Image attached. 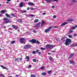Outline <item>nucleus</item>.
<instances>
[{
  "mask_svg": "<svg viewBox=\"0 0 77 77\" xmlns=\"http://www.w3.org/2000/svg\"><path fill=\"white\" fill-rule=\"evenodd\" d=\"M31 77H36V75H32L31 76Z\"/></svg>",
  "mask_w": 77,
  "mask_h": 77,
  "instance_id": "nucleus-30",
  "label": "nucleus"
},
{
  "mask_svg": "<svg viewBox=\"0 0 77 77\" xmlns=\"http://www.w3.org/2000/svg\"><path fill=\"white\" fill-rule=\"evenodd\" d=\"M74 21V20L72 19H68L67 20V22H70V21Z\"/></svg>",
  "mask_w": 77,
  "mask_h": 77,
  "instance_id": "nucleus-15",
  "label": "nucleus"
},
{
  "mask_svg": "<svg viewBox=\"0 0 77 77\" xmlns=\"http://www.w3.org/2000/svg\"><path fill=\"white\" fill-rule=\"evenodd\" d=\"M27 17H35V15H33V14H31V15L30 14H28L27 15H26Z\"/></svg>",
  "mask_w": 77,
  "mask_h": 77,
  "instance_id": "nucleus-12",
  "label": "nucleus"
},
{
  "mask_svg": "<svg viewBox=\"0 0 77 77\" xmlns=\"http://www.w3.org/2000/svg\"><path fill=\"white\" fill-rule=\"evenodd\" d=\"M51 52H53V53H55V51H51Z\"/></svg>",
  "mask_w": 77,
  "mask_h": 77,
  "instance_id": "nucleus-50",
  "label": "nucleus"
},
{
  "mask_svg": "<svg viewBox=\"0 0 77 77\" xmlns=\"http://www.w3.org/2000/svg\"><path fill=\"white\" fill-rule=\"evenodd\" d=\"M12 27L14 29H17V26H15L14 25H12Z\"/></svg>",
  "mask_w": 77,
  "mask_h": 77,
  "instance_id": "nucleus-18",
  "label": "nucleus"
},
{
  "mask_svg": "<svg viewBox=\"0 0 77 77\" xmlns=\"http://www.w3.org/2000/svg\"><path fill=\"white\" fill-rule=\"evenodd\" d=\"M52 27H52V26L50 27L48 29H45V32H46V33H47V32H49V31L50 30H51V29H52Z\"/></svg>",
  "mask_w": 77,
  "mask_h": 77,
  "instance_id": "nucleus-5",
  "label": "nucleus"
},
{
  "mask_svg": "<svg viewBox=\"0 0 77 77\" xmlns=\"http://www.w3.org/2000/svg\"><path fill=\"white\" fill-rule=\"evenodd\" d=\"M18 60V58H16V59H15V61H17V60Z\"/></svg>",
  "mask_w": 77,
  "mask_h": 77,
  "instance_id": "nucleus-45",
  "label": "nucleus"
},
{
  "mask_svg": "<svg viewBox=\"0 0 77 77\" xmlns=\"http://www.w3.org/2000/svg\"><path fill=\"white\" fill-rule=\"evenodd\" d=\"M29 9H30V8H29V7H28L27 8V10L28 11H29Z\"/></svg>",
  "mask_w": 77,
  "mask_h": 77,
  "instance_id": "nucleus-47",
  "label": "nucleus"
},
{
  "mask_svg": "<svg viewBox=\"0 0 77 77\" xmlns=\"http://www.w3.org/2000/svg\"><path fill=\"white\" fill-rule=\"evenodd\" d=\"M20 61H21V60H22V59L21 58H20Z\"/></svg>",
  "mask_w": 77,
  "mask_h": 77,
  "instance_id": "nucleus-62",
  "label": "nucleus"
},
{
  "mask_svg": "<svg viewBox=\"0 0 77 77\" xmlns=\"http://www.w3.org/2000/svg\"><path fill=\"white\" fill-rule=\"evenodd\" d=\"M38 21H39V20H38V19H36V20H34V23H37V22H38Z\"/></svg>",
  "mask_w": 77,
  "mask_h": 77,
  "instance_id": "nucleus-24",
  "label": "nucleus"
},
{
  "mask_svg": "<svg viewBox=\"0 0 77 77\" xmlns=\"http://www.w3.org/2000/svg\"><path fill=\"white\" fill-rule=\"evenodd\" d=\"M23 5H24V3L23 2H20V5L19 6L20 8H22V7L23 6Z\"/></svg>",
  "mask_w": 77,
  "mask_h": 77,
  "instance_id": "nucleus-8",
  "label": "nucleus"
},
{
  "mask_svg": "<svg viewBox=\"0 0 77 77\" xmlns=\"http://www.w3.org/2000/svg\"><path fill=\"white\" fill-rule=\"evenodd\" d=\"M38 51H39V50H38V49L36 50V53H38Z\"/></svg>",
  "mask_w": 77,
  "mask_h": 77,
  "instance_id": "nucleus-44",
  "label": "nucleus"
},
{
  "mask_svg": "<svg viewBox=\"0 0 77 77\" xmlns=\"http://www.w3.org/2000/svg\"><path fill=\"white\" fill-rule=\"evenodd\" d=\"M22 13H26V12H27V11H22Z\"/></svg>",
  "mask_w": 77,
  "mask_h": 77,
  "instance_id": "nucleus-35",
  "label": "nucleus"
},
{
  "mask_svg": "<svg viewBox=\"0 0 77 77\" xmlns=\"http://www.w3.org/2000/svg\"><path fill=\"white\" fill-rule=\"evenodd\" d=\"M51 47V45H46V48H50Z\"/></svg>",
  "mask_w": 77,
  "mask_h": 77,
  "instance_id": "nucleus-19",
  "label": "nucleus"
},
{
  "mask_svg": "<svg viewBox=\"0 0 77 77\" xmlns=\"http://www.w3.org/2000/svg\"><path fill=\"white\" fill-rule=\"evenodd\" d=\"M28 5H32V6H34V5H35V4L32 2H29L28 3Z\"/></svg>",
  "mask_w": 77,
  "mask_h": 77,
  "instance_id": "nucleus-11",
  "label": "nucleus"
},
{
  "mask_svg": "<svg viewBox=\"0 0 77 77\" xmlns=\"http://www.w3.org/2000/svg\"><path fill=\"white\" fill-rule=\"evenodd\" d=\"M49 59L51 61H53V60L52 59V57H49Z\"/></svg>",
  "mask_w": 77,
  "mask_h": 77,
  "instance_id": "nucleus-26",
  "label": "nucleus"
},
{
  "mask_svg": "<svg viewBox=\"0 0 77 77\" xmlns=\"http://www.w3.org/2000/svg\"><path fill=\"white\" fill-rule=\"evenodd\" d=\"M32 53L33 54H36V52L35 51H33L32 52Z\"/></svg>",
  "mask_w": 77,
  "mask_h": 77,
  "instance_id": "nucleus-39",
  "label": "nucleus"
},
{
  "mask_svg": "<svg viewBox=\"0 0 77 77\" xmlns=\"http://www.w3.org/2000/svg\"><path fill=\"white\" fill-rule=\"evenodd\" d=\"M8 30H11V28H9L8 29Z\"/></svg>",
  "mask_w": 77,
  "mask_h": 77,
  "instance_id": "nucleus-63",
  "label": "nucleus"
},
{
  "mask_svg": "<svg viewBox=\"0 0 77 77\" xmlns=\"http://www.w3.org/2000/svg\"><path fill=\"white\" fill-rule=\"evenodd\" d=\"M17 21L18 22H19V23H21V22H22V20L21 19H19L18 20H17Z\"/></svg>",
  "mask_w": 77,
  "mask_h": 77,
  "instance_id": "nucleus-23",
  "label": "nucleus"
},
{
  "mask_svg": "<svg viewBox=\"0 0 77 77\" xmlns=\"http://www.w3.org/2000/svg\"><path fill=\"white\" fill-rule=\"evenodd\" d=\"M54 46L53 45H51L50 48H54Z\"/></svg>",
  "mask_w": 77,
  "mask_h": 77,
  "instance_id": "nucleus-31",
  "label": "nucleus"
},
{
  "mask_svg": "<svg viewBox=\"0 0 77 77\" xmlns=\"http://www.w3.org/2000/svg\"><path fill=\"white\" fill-rule=\"evenodd\" d=\"M76 27H77V25L75 26L74 27H72L71 29H73L74 30V29H75Z\"/></svg>",
  "mask_w": 77,
  "mask_h": 77,
  "instance_id": "nucleus-20",
  "label": "nucleus"
},
{
  "mask_svg": "<svg viewBox=\"0 0 77 77\" xmlns=\"http://www.w3.org/2000/svg\"><path fill=\"white\" fill-rule=\"evenodd\" d=\"M0 76H1V77H5V75H4L2 74H0Z\"/></svg>",
  "mask_w": 77,
  "mask_h": 77,
  "instance_id": "nucleus-36",
  "label": "nucleus"
},
{
  "mask_svg": "<svg viewBox=\"0 0 77 77\" xmlns=\"http://www.w3.org/2000/svg\"><path fill=\"white\" fill-rule=\"evenodd\" d=\"M7 12V11H6V10H2L1 11V14H5V12Z\"/></svg>",
  "mask_w": 77,
  "mask_h": 77,
  "instance_id": "nucleus-9",
  "label": "nucleus"
},
{
  "mask_svg": "<svg viewBox=\"0 0 77 77\" xmlns=\"http://www.w3.org/2000/svg\"><path fill=\"white\" fill-rule=\"evenodd\" d=\"M2 14H0V16H2Z\"/></svg>",
  "mask_w": 77,
  "mask_h": 77,
  "instance_id": "nucleus-64",
  "label": "nucleus"
},
{
  "mask_svg": "<svg viewBox=\"0 0 77 77\" xmlns=\"http://www.w3.org/2000/svg\"><path fill=\"white\" fill-rule=\"evenodd\" d=\"M15 41H12L11 42V44H14V42H15Z\"/></svg>",
  "mask_w": 77,
  "mask_h": 77,
  "instance_id": "nucleus-28",
  "label": "nucleus"
},
{
  "mask_svg": "<svg viewBox=\"0 0 77 77\" xmlns=\"http://www.w3.org/2000/svg\"><path fill=\"white\" fill-rule=\"evenodd\" d=\"M72 1L73 2H75V0H72Z\"/></svg>",
  "mask_w": 77,
  "mask_h": 77,
  "instance_id": "nucleus-43",
  "label": "nucleus"
},
{
  "mask_svg": "<svg viewBox=\"0 0 77 77\" xmlns=\"http://www.w3.org/2000/svg\"><path fill=\"white\" fill-rule=\"evenodd\" d=\"M41 49L42 50H45V48H41Z\"/></svg>",
  "mask_w": 77,
  "mask_h": 77,
  "instance_id": "nucleus-38",
  "label": "nucleus"
},
{
  "mask_svg": "<svg viewBox=\"0 0 77 77\" xmlns=\"http://www.w3.org/2000/svg\"><path fill=\"white\" fill-rule=\"evenodd\" d=\"M11 16H13V17H15V15L14 14H12Z\"/></svg>",
  "mask_w": 77,
  "mask_h": 77,
  "instance_id": "nucleus-42",
  "label": "nucleus"
},
{
  "mask_svg": "<svg viewBox=\"0 0 77 77\" xmlns=\"http://www.w3.org/2000/svg\"><path fill=\"white\" fill-rule=\"evenodd\" d=\"M52 8H54V6H52Z\"/></svg>",
  "mask_w": 77,
  "mask_h": 77,
  "instance_id": "nucleus-55",
  "label": "nucleus"
},
{
  "mask_svg": "<svg viewBox=\"0 0 77 77\" xmlns=\"http://www.w3.org/2000/svg\"><path fill=\"white\" fill-rule=\"evenodd\" d=\"M29 42L35 44L36 42V40L33 39L31 40H29Z\"/></svg>",
  "mask_w": 77,
  "mask_h": 77,
  "instance_id": "nucleus-4",
  "label": "nucleus"
},
{
  "mask_svg": "<svg viewBox=\"0 0 77 77\" xmlns=\"http://www.w3.org/2000/svg\"><path fill=\"white\" fill-rule=\"evenodd\" d=\"M58 0H54L53 1V2H57Z\"/></svg>",
  "mask_w": 77,
  "mask_h": 77,
  "instance_id": "nucleus-46",
  "label": "nucleus"
},
{
  "mask_svg": "<svg viewBox=\"0 0 77 77\" xmlns=\"http://www.w3.org/2000/svg\"><path fill=\"white\" fill-rule=\"evenodd\" d=\"M38 54H41V53L40 52H39L38 53Z\"/></svg>",
  "mask_w": 77,
  "mask_h": 77,
  "instance_id": "nucleus-48",
  "label": "nucleus"
},
{
  "mask_svg": "<svg viewBox=\"0 0 77 77\" xmlns=\"http://www.w3.org/2000/svg\"><path fill=\"white\" fill-rule=\"evenodd\" d=\"M6 3H7V4H8V3H9V2H6Z\"/></svg>",
  "mask_w": 77,
  "mask_h": 77,
  "instance_id": "nucleus-56",
  "label": "nucleus"
},
{
  "mask_svg": "<svg viewBox=\"0 0 77 77\" xmlns=\"http://www.w3.org/2000/svg\"><path fill=\"white\" fill-rule=\"evenodd\" d=\"M1 67H2L3 68V69H8V68H5V67L3 66V65L1 66Z\"/></svg>",
  "mask_w": 77,
  "mask_h": 77,
  "instance_id": "nucleus-22",
  "label": "nucleus"
},
{
  "mask_svg": "<svg viewBox=\"0 0 77 77\" xmlns=\"http://www.w3.org/2000/svg\"><path fill=\"white\" fill-rule=\"evenodd\" d=\"M69 37V38H72V36H71V35L69 34L68 36Z\"/></svg>",
  "mask_w": 77,
  "mask_h": 77,
  "instance_id": "nucleus-37",
  "label": "nucleus"
},
{
  "mask_svg": "<svg viewBox=\"0 0 77 77\" xmlns=\"http://www.w3.org/2000/svg\"><path fill=\"white\" fill-rule=\"evenodd\" d=\"M32 67V65H29L28 66V68H30Z\"/></svg>",
  "mask_w": 77,
  "mask_h": 77,
  "instance_id": "nucleus-33",
  "label": "nucleus"
},
{
  "mask_svg": "<svg viewBox=\"0 0 77 77\" xmlns=\"http://www.w3.org/2000/svg\"><path fill=\"white\" fill-rule=\"evenodd\" d=\"M43 15H45V13H43Z\"/></svg>",
  "mask_w": 77,
  "mask_h": 77,
  "instance_id": "nucleus-58",
  "label": "nucleus"
},
{
  "mask_svg": "<svg viewBox=\"0 0 77 77\" xmlns=\"http://www.w3.org/2000/svg\"><path fill=\"white\" fill-rule=\"evenodd\" d=\"M56 17V16H53V18H55Z\"/></svg>",
  "mask_w": 77,
  "mask_h": 77,
  "instance_id": "nucleus-51",
  "label": "nucleus"
},
{
  "mask_svg": "<svg viewBox=\"0 0 77 77\" xmlns=\"http://www.w3.org/2000/svg\"><path fill=\"white\" fill-rule=\"evenodd\" d=\"M77 35V34H75L74 35V36H76Z\"/></svg>",
  "mask_w": 77,
  "mask_h": 77,
  "instance_id": "nucleus-54",
  "label": "nucleus"
},
{
  "mask_svg": "<svg viewBox=\"0 0 77 77\" xmlns=\"http://www.w3.org/2000/svg\"><path fill=\"white\" fill-rule=\"evenodd\" d=\"M3 20L4 21V23L7 24V23H11V21H10L7 18H5L3 19Z\"/></svg>",
  "mask_w": 77,
  "mask_h": 77,
  "instance_id": "nucleus-2",
  "label": "nucleus"
},
{
  "mask_svg": "<svg viewBox=\"0 0 77 77\" xmlns=\"http://www.w3.org/2000/svg\"><path fill=\"white\" fill-rule=\"evenodd\" d=\"M3 27H4V28H6V26H3Z\"/></svg>",
  "mask_w": 77,
  "mask_h": 77,
  "instance_id": "nucleus-57",
  "label": "nucleus"
},
{
  "mask_svg": "<svg viewBox=\"0 0 77 77\" xmlns=\"http://www.w3.org/2000/svg\"><path fill=\"white\" fill-rule=\"evenodd\" d=\"M30 47H32V46L30 45H26L24 46V49H27L29 48H30Z\"/></svg>",
  "mask_w": 77,
  "mask_h": 77,
  "instance_id": "nucleus-3",
  "label": "nucleus"
},
{
  "mask_svg": "<svg viewBox=\"0 0 77 77\" xmlns=\"http://www.w3.org/2000/svg\"><path fill=\"white\" fill-rule=\"evenodd\" d=\"M67 24H68V23L66 22H64L62 23L61 26H65V25Z\"/></svg>",
  "mask_w": 77,
  "mask_h": 77,
  "instance_id": "nucleus-7",
  "label": "nucleus"
},
{
  "mask_svg": "<svg viewBox=\"0 0 77 77\" xmlns=\"http://www.w3.org/2000/svg\"><path fill=\"white\" fill-rule=\"evenodd\" d=\"M73 32V31L72 30H71L69 32H70V33H71V32Z\"/></svg>",
  "mask_w": 77,
  "mask_h": 77,
  "instance_id": "nucleus-49",
  "label": "nucleus"
},
{
  "mask_svg": "<svg viewBox=\"0 0 77 77\" xmlns=\"http://www.w3.org/2000/svg\"><path fill=\"white\" fill-rule=\"evenodd\" d=\"M32 60L34 62H36V60L35 59H33Z\"/></svg>",
  "mask_w": 77,
  "mask_h": 77,
  "instance_id": "nucleus-32",
  "label": "nucleus"
},
{
  "mask_svg": "<svg viewBox=\"0 0 77 77\" xmlns=\"http://www.w3.org/2000/svg\"><path fill=\"white\" fill-rule=\"evenodd\" d=\"M47 2H50L52 0H45Z\"/></svg>",
  "mask_w": 77,
  "mask_h": 77,
  "instance_id": "nucleus-29",
  "label": "nucleus"
},
{
  "mask_svg": "<svg viewBox=\"0 0 77 77\" xmlns=\"http://www.w3.org/2000/svg\"><path fill=\"white\" fill-rule=\"evenodd\" d=\"M74 54H70L69 58V59H71V57H72L73 56H74Z\"/></svg>",
  "mask_w": 77,
  "mask_h": 77,
  "instance_id": "nucleus-10",
  "label": "nucleus"
},
{
  "mask_svg": "<svg viewBox=\"0 0 77 77\" xmlns=\"http://www.w3.org/2000/svg\"><path fill=\"white\" fill-rule=\"evenodd\" d=\"M20 42L21 43H24V38H21L20 40Z\"/></svg>",
  "mask_w": 77,
  "mask_h": 77,
  "instance_id": "nucleus-6",
  "label": "nucleus"
},
{
  "mask_svg": "<svg viewBox=\"0 0 77 77\" xmlns=\"http://www.w3.org/2000/svg\"><path fill=\"white\" fill-rule=\"evenodd\" d=\"M48 54H51V53H48Z\"/></svg>",
  "mask_w": 77,
  "mask_h": 77,
  "instance_id": "nucleus-61",
  "label": "nucleus"
},
{
  "mask_svg": "<svg viewBox=\"0 0 77 77\" xmlns=\"http://www.w3.org/2000/svg\"><path fill=\"white\" fill-rule=\"evenodd\" d=\"M69 62L70 63V64H71V63H74V62L72 61L71 60H69Z\"/></svg>",
  "mask_w": 77,
  "mask_h": 77,
  "instance_id": "nucleus-27",
  "label": "nucleus"
},
{
  "mask_svg": "<svg viewBox=\"0 0 77 77\" xmlns=\"http://www.w3.org/2000/svg\"><path fill=\"white\" fill-rule=\"evenodd\" d=\"M40 24H41V23H39L38 25V26H40Z\"/></svg>",
  "mask_w": 77,
  "mask_h": 77,
  "instance_id": "nucleus-53",
  "label": "nucleus"
},
{
  "mask_svg": "<svg viewBox=\"0 0 77 77\" xmlns=\"http://www.w3.org/2000/svg\"><path fill=\"white\" fill-rule=\"evenodd\" d=\"M37 44H40V42H39V41H37Z\"/></svg>",
  "mask_w": 77,
  "mask_h": 77,
  "instance_id": "nucleus-40",
  "label": "nucleus"
},
{
  "mask_svg": "<svg viewBox=\"0 0 77 77\" xmlns=\"http://www.w3.org/2000/svg\"><path fill=\"white\" fill-rule=\"evenodd\" d=\"M18 76H19V75H15V76L16 77H18Z\"/></svg>",
  "mask_w": 77,
  "mask_h": 77,
  "instance_id": "nucleus-52",
  "label": "nucleus"
},
{
  "mask_svg": "<svg viewBox=\"0 0 77 77\" xmlns=\"http://www.w3.org/2000/svg\"><path fill=\"white\" fill-rule=\"evenodd\" d=\"M45 21H44L42 20V22L41 23V27H42V26H43V24H44V23H45Z\"/></svg>",
  "mask_w": 77,
  "mask_h": 77,
  "instance_id": "nucleus-17",
  "label": "nucleus"
},
{
  "mask_svg": "<svg viewBox=\"0 0 77 77\" xmlns=\"http://www.w3.org/2000/svg\"><path fill=\"white\" fill-rule=\"evenodd\" d=\"M25 59H27L26 61H29V59H30V58H29V57L26 56Z\"/></svg>",
  "mask_w": 77,
  "mask_h": 77,
  "instance_id": "nucleus-16",
  "label": "nucleus"
},
{
  "mask_svg": "<svg viewBox=\"0 0 77 77\" xmlns=\"http://www.w3.org/2000/svg\"><path fill=\"white\" fill-rule=\"evenodd\" d=\"M33 32L34 33H36V31L35 30H34Z\"/></svg>",
  "mask_w": 77,
  "mask_h": 77,
  "instance_id": "nucleus-41",
  "label": "nucleus"
},
{
  "mask_svg": "<svg viewBox=\"0 0 77 77\" xmlns=\"http://www.w3.org/2000/svg\"><path fill=\"white\" fill-rule=\"evenodd\" d=\"M45 69V68L42 66V67L39 68L40 70H42L43 69Z\"/></svg>",
  "mask_w": 77,
  "mask_h": 77,
  "instance_id": "nucleus-21",
  "label": "nucleus"
},
{
  "mask_svg": "<svg viewBox=\"0 0 77 77\" xmlns=\"http://www.w3.org/2000/svg\"><path fill=\"white\" fill-rule=\"evenodd\" d=\"M51 72H52V71L51 70L50 71H48V74H50V73H51Z\"/></svg>",
  "mask_w": 77,
  "mask_h": 77,
  "instance_id": "nucleus-34",
  "label": "nucleus"
},
{
  "mask_svg": "<svg viewBox=\"0 0 77 77\" xmlns=\"http://www.w3.org/2000/svg\"><path fill=\"white\" fill-rule=\"evenodd\" d=\"M71 42V39L67 38L66 40V42L65 43V44L66 45H69V44Z\"/></svg>",
  "mask_w": 77,
  "mask_h": 77,
  "instance_id": "nucleus-1",
  "label": "nucleus"
},
{
  "mask_svg": "<svg viewBox=\"0 0 77 77\" xmlns=\"http://www.w3.org/2000/svg\"><path fill=\"white\" fill-rule=\"evenodd\" d=\"M31 10H33V8H31Z\"/></svg>",
  "mask_w": 77,
  "mask_h": 77,
  "instance_id": "nucleus-60",
  "label": "nucleus"
},
{
  "mask_svg": "<svg viewBox=\"0 0 77 77\" xmlns=\"http://www.w3.org/2000/svg\"><path fill=\"white\" fill-rule=\"evenodd\" d=\"M41 75H46V73H45L43 72L41 73Z\"/></svg>",
  "mask_w": 77,
  "mask_h": 77,
  "instance_id": "nucleus-25",
  "label": "nucleus"
},
{
  "mask_svg": "<svg viewBox=\"0 0 77 77\" xmlns=\"http://www.w3.org/2000/svg\"><path fill=\"white\" fill-rule=\"evenodd\" d=\"M8 2H10L11 0H7Z\"/></svg>",
  "mask_w": 77,
  "mask_h": 77,
  "instance_id": "nucleus-59",
  "label": "nucleus"
},
{
  "mask_svg": "<svg viewBox=\"0 0 77 77\" xmlns=\"http://www.w3.org/2000/svg\"><path fill=\"white\" fill-rule=\"evenodd\" d=\"M65 39H66V37L64 36V37H63V38H62L61 40H63V41H65Z\"/></svg>",
  "mask_w": 77,
  "mask_h": 77,
  "instance_id": "nucleus-14",
  "label": "nucleus"
},
{
  "mask_svg": "<svg viewBox=\"0 0 77 77\" xmlns=\"http://www.w3.org/2000/svg\"><path fill=\"white\" fill-rule=\"evenodd\" d=\"M5 16L7 17H8V18H11V16H10V15L8 14L7 13H6L5 14Z\"/></svg>",
  "mask_w": 77,
  "mask_h": 77,
  "instance_id": "nucleus-13",
  "label": "nucleus"
}]
</instances>
